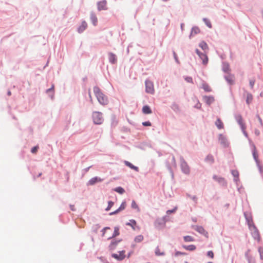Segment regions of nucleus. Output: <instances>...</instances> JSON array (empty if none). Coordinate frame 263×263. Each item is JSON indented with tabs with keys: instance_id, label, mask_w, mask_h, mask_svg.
I'll list each match as a JSON object with an SVG mask.
<instances>
[{
	"instance_id": "72a5a7b5",
	"label": "nucleus",
	"mask_w": 263,
	"mask_h": 263,
	"mask_svg": "<svg viewBox=\"0 0 263 263\" xmlns=\"http://www.w3.org/2000/svg\"><path fill=\"white\" fill-rule=\"evenodd\" d=\"M247 221H248V224L249 226V229L251 228V226H255L252 218H251V219L247 218Z\"/></svg>"
},
{
	"instance_id": "3c124183",
	"label": "nucleus",
	"mask_w": 263,
	"mask_h": 263,
	"mask_svg": "<svg viewBox=\"0 0 263 263\" xmlns=\"http://www.w3.org/2000/svg\"><path fill=\"white\" fill-rule=\"evenodd\" d=\"M185 254H186V253H184V252H179V251H178V252H177L176 253V254H175V255L177 256V255H185Z\"/></svg>"
},
{
	"instance_id": "4c0bfd02",
	"label": "nucleus",
	"mask_w": 263,
	"mask_h": 263,
	"mask_svg": "<svg viewBox=\"0 0 263 263\" xmlns=\"http://www.w3.org/2000/svg\"><path fill=\"white\" fill-rule=\"evenodd\" d=\"M203 21L204 22V23H205V24L207 25V26L209 28H211L212 27V24L211 23V22H210V21L207 19V18H204L203 19Z\"/></svg>"
},
{
	"instance_id": "a878e982",
	"label": "nucleus",
	"mask_w": 263,
	"mask_h": 263,
	"mask_svg": "<svg viewBox=\"0 0 263 263\" xmlns=\"http://www.w3.org/2000/svg\"><path fill=\"white\" fill-rule=\"evenodd\" d=\"M253 156L256 162H258V154L256 147L254 146L253 150Z\"/></svg>"
},
{
	"instance_id": "c9c22d12",
	"label": "nucleus",
	"mask_w": 263,
	"mask_h": 263,
	"mask_svg": "<svg viewBox=\"0 0 263 263\" xmlns=\"http://www.w3.org/2000/svg\"><path fill=\"white\" fill-rule=\"evenodd\" d=\"M126 202L125 201L121 203V204L120 206L119 207V208L118 209V211H119L120 212L121 211H122V210H124L125 207H126Z\"/></svg>"
},
{
	"instance_id": "603ef678",
	"label": "nucleus",
	"mask_w": 263,
	"mask_h": 263,
	"mask_svg": "<svg viewBox=\"0 0 263 263\" xmlns=\"http://www.w3.org/2000/svg\"><path fill=\"white\" fill-rule=\"evenodd\" d=\"M120 211H118V209H117V210H116L114 212H112L111 213H110V215H114V214H117L118 213H119Z\"/></svg>"
},
{
	"instance_id": "f03ea898",
	"label": "nucleus",
	"mask_w": 263,
	"mask_h": 263,
	"mask_svg": "<svg viewBox=\"0 0 263 263\" xmlns=\"http://www.w3.org/2000/svg\"><path fill=\"white\" fill-rule=\"evenodd\" d=\"M92 117L93 122L95 124H101L104 121L102 114L99 111L93 112Z\"/></svg>"
},
{
	"instance_id": "c756f323",
	"label": "nucleus",
	"mask_w": 263,
	"mask_h": 263,
	"mask_svg": "<svg viewBox=\"0 0 263 263\" xmlns=\"http://www.w3.org/2000/svg\"><path fill=\"white\" fill-rule=\"evenodd\" d=\"M195 230L201 234H203L205 232L204 229L202 227L197 226L196 227Z\"/></svg>"
},
{
	"instance_id": "393cba45",
	"label": "nucleus",
	"mask_w": 263,
	"mask_h": 263,
	"mask_svg": "<svg viewBox=\"0 0 263 263\" xmlns=\"http://www.w3.org/2000/svg\"><path fill=\"white\" fill-rule=\"evenodd\" d=\"M199 32L200 29L199 28L197 27H193L191 33V35L196 34Z\"/></svg>"
},
{
	"instance_id": "0eeeda50",
	"label": "nucleus",
	"mask_w": 263,
	"mask_h": 263,
	"mask_svg": "<svg viewBox=\"0 0 263 263\" xmlns=\"http://www.w3.org/2000/svg\"><path fill=\"white\" fill-rule=\"evenodd\" d=\"M196 53L199 55L200 58L202 60V63L206 65L208 62V58L206 54L202 53L198 49L196 50Z\"/></svg>"
},
{
	"instance_id": "f257e3e1",
	"label": "nucleus",
	"mask_w": 263,
	"mask_h": 263,
	"mask_svg": "<svg viewBox=\"0 0 263 263\" xmlns=\"http://www.w3.org/2000/svg\"><path fill=\"white\" fill-rule=\"evenodd\" d=\"M93 92L98 102L101 104L105 105L108 103V101L107 97L101 92L99 87H95L93 88Z\"/></svg>"
},
{
	"instance_id": "680f3d73",
	"label": "nucleus",
	"mask_w": 263,
	"mask_h": 263,
	"mask_svg": "<svg viewBox=\"0 0 263 263\" xmlns=\"http://www.w3.org/2000/svg\"><path fill=\"white\" fill-rule=\"evenodd\" d=\"M71 209L72 210H73V207H72Z\"/></svg>"
},
{
	"instance_id": "8fccbe9b",
	"label": "nucleus",
	"mask_w": 263,
	"mask_h": 263,
	"mask_svg": "<svg viewBox=\"0 0 263 263\" xmlns=\"http://www.w3.org/2000/svg\"><path fill=\"white\" fill-rule=\"evenodd\" d=\"M143 126H151V123L149 121H146L142 123Z\"/></svg>"
},
{
	"instance_id": "20e7f679",
	"label": "nucleus",
	"mask_w": 263,
	"mask_h": 263,
	"mask_svg": "<svg viewBox=\"0 0 263 263\" xmlns=\"http://www.w3.org/2000/svg\"><path fill=\"white\" fill-rule=\"evenodd\" d=\"M250 230L251 231V234L254 238L259 241L260 240V236L257 228L255 226H251Z\"/></svg>"
},
{
	"instance_id": "b1692460",
	"label": "nucleus",
	"mask_w": 263,
	"mask_h": 263,
	"mask_svg": "<svg viewBox=\"0 0 263 263\" xmlns=\"http://www.w3.org/2000/svg\"><path fill=\"white\" fill-rule=\"evenodd\" d=\"M202 88L206 92H210L212 91V89L210 86L207 83H205L202 84Z\"/></svg>"
},
{
	"instance_id": "cd10ccee",
	"label": "nucleus",
	"mask_w": 263,
	"mask_h": 263,
	"mask_svg": "<svg viewBox=\"0 0 263 263\" xmlns=\"http://www.w3.org/2000/svg\"><path fill=\"white\" fill-rule=\"evenodd\" d=\"M143 240V236L142 235H139L137 236L135 238V239H134L135 241L137 243L140 242L142 241Z\"/></svg>"
},
{
	"instance_id": "1a4fd4ad",
	"label": "nucleus",
	"mask_w": 263,
	"mask_h": 263,
	"mask_svg": "<svg viewBox=\"0 0 263 263\" xmlns=\"http://www.w3.org/2000/svg\"><path fill=\"white\" fill-rule=\"evenodd\" d=\"M181 167L182 169V171L186 174H189L190 173V167L189 165H187V163L184 161H182L181 163Z\"/></svg>"
},
{
	"instance_id": "c03bdc74",
	"label": "nucleus",
	"mask_w": 263,
	"mask_h": 263,
	"mask_svg": "<svg viewBox=\"0 0 263 263\" xmlns=\"http://www.w3.org/2000/svg\"><path fill=\"white\" fill-rule=\"evenodd\" d=\"M214 179L216 180L217 181H219V182H224V179L222 178H218L216 176H214Z\"/></svg>"
},
{
	"instance_id": "052dcab7",
	"label": "nucleus",
	"mask_w": 263,
	"mask_h": 263,
	"mask_svg": "<svg viewBox=\"0 0 263 263\" xmlns=\"http://www.w3.org/2000/svg\"><path fill=\"white\" fill-rule=\"evenodd\" d=\"M71 209L72 210H73V207H72Z\"/></svg>"
},
{
	"instance_id": "6e6552de",
	"label": "nucleus",
	"mask_w": 263,
	"mask_h": 263,
	"mask_svg": "<svg viewBox=\"0 0 263 263\" xmlns=\"http://www.w3.org/2000/svg\"><path fill=\"white\" fill-rule=\"evenodd\" d=\"M165 222L166 221L164 217L159 218L156 220L155 226L158 228H160L164 226Z\"/></svg>"
},
{
	"instance_id": "39448f33",
	"label": "nucleus",
	"mask_w": 263,
	"mask_h": 263,
	"mask_svg": "<svg viewBox=\"0 0 263 263\" xmlns=\"http://www.w3.org/2000/svg\"><path fill=\"white\" fill-rule=\"evenodd\" d=\"M145 87H146V91L147 93L153 94L154 92V88L153 83L149 81L146 80L145 81Z\"/></svg>"
},
{
	"instance_id": "79ce46f5",
	"label": "nucleus",
	"mask_w": 263,
	"mask_h": 263,
	"mask_svg": "<svg viewBox=\"0 0 263 263\" xmlns=\"http://www.w3.org/2000/svg\"><path fill=\"white\" fill-rule=\"evenodd\" d=\"M232 175L235 177H238V176H239V173L238 171H235V170H233L232 171Z\"/></svg>"
},
{
	"instance_id": "dca6fc26",
	"label": "nucleus",
	"mask_w": 263,
	"mask_h": 263,
	"mask_svg": "<svg viewBox=\"0 0 263 263\" xmlns=\"http://www.w3.org/2000/svg\"><path fill=\"white\" fill-rule=\"evenodd\" d=\"M120 235V231H119V228L118 227H116L114 228V232L112 234V235L108 238V239H110L112 238H115L117 237V236H119Z\"/></svg>"
},
{
	"instance_id": "4d7b16f0",
	"label": "nucleus",
	"mask_w": 263,
	"mask_h": 263,
	"mask_svg": "<svg viewBox=\"0 0 263 263\" xmlns=\"http://www.w3.org/2000/svg\"><path fill=\"white\" fill-rule=\"evenodd\" d=\"M174 55L176 61H177V55L175 52H174Z\"/></svg>"
},
{
	"instance_id": "13d9d810",
	"label": "nucleus",
	"mask_w": 263,
	"mask_h": 263,
	"mask_svg": "<svg viewBox=\"0 0 263 263\" xmlns=\"http://www.w3.org/2000/svg\"><path fill=\"white\" fill-rule=\"evenodd\" d=\"M11 92H10V91H9L8 92V95L9 96H10V95H11Z\"/></svg>"
},
{
	"instance_id": "a18cd8bd",
	"label": "nucleus",
	"mask_w": 263,
	"mask_h": 263,
	"mask_svg": "<svg viewBox=\"0 0 263 263\" xmlns=\"http://www.w3.org/2000/svg\"><path fill=\"white\" fill-rule=\"evenodd\" d=\"M207 255L208 256L211 257V258H213L214 257V253L212 251H209L208 252Z\"/></svg>"
},
{
	"instance_id": "a211bd4d",
	"label": "nucleus",
	"mask_w": 263,
	"mask_h": 263,
	"mask_svg": "<svg viewBox=\"0 0 263 263\" xmlns=\"http://www.w3.org/2000/svg\"><path fill=\"white\" fill-rule=\"evenodd\" d=\"M109 60L111 63H115L117 62L116 55L112 53H110L109 54Z\"/></svg>"
},
{
	"instance_id": "aec40b11",
	"label": "nucleus",
	"mask_w": 263,
	"mask_h": 263,
	"mask_svg": "<svg viewBox=\"0 0 263 263\" xmlns=\"http://www.w3.org/2000/svg\"><path fill=\"white\" fill-rule=\"evenodd\" d=\"M125 164L126 166L129 167L130 168L133 169V170H134L135 171H136V172H138L139 171V168L137 166H134V165H133L131 163H130L128 161H125Z\"/></svg>"
},
{
	"instance_id": "6ab92c4d",
	"label": "nucleus",
	"mask_w": 263,
	"mask_h": 263,
	"mask_svg": "<svg viewBox=\"0 0 263 263\" xmlns=\"http://www.w3.org/2000/svg\"><path fill=\"white\" fill-rule=\"evenodd\" d=\"M87 27V24L86 22H83L81 25L78 28V31L79 32H83L84 30H85L86 29Z\"/></svg>"
},
{
	"instance_id": "58836bf2",
	"label": "nucleus",
	"mask_w": 263,
	"mask_h": 263,
	"mask_svg": "<svg viewBox=\"0 0 263 263\" xmlns=\"http://www.w3.org/2000/svg\"><path fill=\"white\" fill-rule=\"evenodd\" d=\"M108 203V206L105 209L107 211H109L114 205V202L111 201H109Z\"/></svg>"
},
{
	"instance_id": "ddd939ff",
	"label": "nucleus",
	"mask_w": 263,
	"mask_h": 263,
	"mask_svg": "<svg viewBox=\"0 0 263 263\" xmlns=\"http://www.w3.org/2000/svg\"><path fill=\"white\" fill-rule=\"evenodd\" d=\"M203 100L208 105H210L214 101V98L212 96H204Z\"/></svg>"
},
{
	"instance_id": "7c9ffc66",
	"label": "nucleus",
	"mask_w": 263,
	"mask_h": 263,
	"mask_svg": "<svg viewBox=\"0 0 263 263\" xmlns=\"http://www.w3.org/2000/svg\"><path fill=\"white\" fill-rule=\"evenodd\" d=\"M183 239L185 242H191L194 241V239L190 236H185L183 237Z\"/></svg>"
},
{
	"instance_id": "37998d69",
	"label": "nucleus",
	"mask_w": 263,
	"mask_h": 263,
	"mask_svg": "<svg viewBox=\"0 0 263 263\" xmlns=\"http://www.w3.org/2000/svg\"><path fill=\"white\" fill-rule=\"evenodd\" d=\"M185 80L188 83H193L192 78L191 77H185Z\"/></svg>"
},
{
	"instance_id": "c85d7f7f",
	"label": "nucleus",
	"mask_w": 263,
	"mask_h": 263,
	"mask_svg": "<svg viewBox=\"0 0 263 263\" xmlns=\"http://www.w3.org/2000/svg\"><path fill=\"white\" fill-rule=\"evenodd\" d=\"M199 46L204 50H208V46L204 42H201L199 44Z\"/></svg>"
},
{
	"instance_id": "bf43d9fd",
	"label": "nucleus",
	"mask_w": 263,
	"mask_h": 263,
	"mask_svg": "<svg viewBox=\"0 0 263 263\" xmlns=\"http://www.w3.org/2000/svg\"><path fill=\"white\" fill-rule=\"evenodd\" d=\"M41 175H42V173H39V175H38V177L41 176Z\"/></svg>"
},
{
	"instance_id": "bb28decb",
	"label": "nucleus",
	"mask_w": 263,
	"mask_h": 263,
	"mask_svg": "<svg viewBox=\"0 0 263 263\" xmlns=\"http://www.w3.org/2000/svg\"><path fill=\"white\" fill-rule=\"evenodd\" d=\"M205 161L209 163H213L214 161V157L211 155H209L207 156V157L205 158Z\"/></svg>"
},
{
	"instance_id": "49530a36",
	"label": "nucleus",
	"mask_w": 263,
	"mask_h": 263,
	"mask_svg": "<svg viewBox=\"0 0 263 263\" xmlns=\"http://www.w3.org/2000/svg\"><path fill=\"white\" fill-rule=\"evenodd\" d=\"M227 80L229 82L230 84H233L234 82L233 78H229L228 77L226 78Z\"/></svg>"
},
{
	"instance_id": "9b49d317",
	"label": "nucleus",
	"mask_w": 263,
	"mask_h": 263,
	"mask_svg": "<svg viewBox=\"0 0 263 263\" xmlns=\"http://www.w3.org/2000/svg\"><path fill=\"white\" fill-rule=\"evenodd\" d=\"M102 180H103V179L99 177H95L92 178L91 179H90L89 180L87 184L88 185H92L97 182H101Z\"/></svg>"
},
{
	"instance_id": "5fc2aeb1",
	"label": "nucleus",
	"mask_w": 263,
	"mask_h": 263,
	"mask_svg": "<svg viewBox=\"0 0 263 263\" xmlns=\"http://www.w3.org/2000/svg\"><path fill=\"white\" fill-rule=\"evenodd\" d=\"M89 97L90 98V102L92 103V96H91L90 92H89Z\"/></svg>"
},
{
	"instance_id": "f8f14e48",
	"label": "nucleus",
	"mask_w": 263,
	"mask_h": 263,
	"mask_svg": "<svg viewBox=\"0 0 263 263\" xmlns=\"http://www.w3.org/2000/svg\"><path fill=\"white\" fill-rule=\"evenodd\" d=\"M98 9L100 11L102 10L107 9L106 1H103L99 2L98 3Z\"/></svg>"
},
{
	"instance_id": "5701e85b",
	"label": "nucleus",
	"mask_w": 263,
	"mask_h": 263,
	"mask_svg": "<svg viewBox=\"0 0 263 263\" xmlns=\"http://www.w3.org/2000/svg\"><path fill=\"white\" fill-rule=\"evenodd\" d=\"M183 248H184L186 250L189 251H194L196 249V247L194 245H191L189 246H183Z\"/></svg>"
},
{
	"instance_id": "2f4dec72",
	"label": "nucleus",
	"mask_w": 263,
	"mask_h": 263,
	"mask_svg": "<svg viewBox=\"0 0 263 263\" xmlns=\"http://www.w3.org/2000/svg\"><path fill=\"white\" fill-rule=\"evenodd\" d=\"M132 207L133 209H137L138 211H140L138 205L134 200L132 201Z\"/></svg>"
},
{
	"instance_id": "f704fd0d",
	"label": "nucleus",
	"mask_w": 263,
	"mask_h": 263,
	"mask_svg": "<svg viewBox=\"0 0 263 263\" xmlns=\"http://www.w3.org/2000/svg\"><path fill=\"white\" fill-rule=\"evenodd\" d=\"M155 254L156 255L160 256L164 254L163 252H161L160 249L157 247L155 250Z\"/></svg>"
},
{
	"instance_id": "f3484780",
	"label": "nucleus",
	"mask_w": 263,
	"mask_h": 263,
	"mask_svg": "<svg viewBox=\"0 0 263 263\" xmlns=\"http://www.w3.org/2000/svg\"><path fill=\"white\" fill-rule=\"evenodd\" d=\"M215 125L219 129L223 128V124L219 118L217 119L215 122Z\"/></svg>"
},
{
	"instance_id": "864d4df0",
	"label": "nucleus",
	"mask_w": 263,
	"mask_h": 263,
	"mask_svg": "<svg viewBox=\"0 0 263 263\" xmlns=\"http://www.w3.org/2000/svg\"><path fill=\"white\" fill-rule=\"evenodd\" d=\"M175 211V210H168L166 213L167 214H171L172 213H173L174 211Z\"/></svg>"
},
{
	"instance_id": "09e8293b",
	"label": "nucleus",
	"mask_w": 263,
	"mask_h": 263,
	"mask_svg": "<svg viewBox=\"0 0 263 263\" xmlns=\"http://www.w3.org/2000/svg\"><path fill=\"white\" fill-rule=\"evenodd\" d=\"M39 148L38 146H34L31 149V152L32 153H36Z\"/></svg>"
},
{
	"instance_id": "e433bc0d",
	"label": "nucleus",
	"mask_w": 263,
	"mask_h": 263,
	"mask_svg": "<svg viewBox=\"0 0 263 263\" xmlns=\"http://www.w3.org/2000/svg\"><path fill=\"white\" fill-rule=\"evenodd\" d=\"M53 89H54V86L52 85L51 88L48 89L46 91L47 93H51V97H52V96L53 95Z\"/></svg>"
},
{
	"instance_id": "de8ad7c7",
	"label": "nucleus",
	"mask_w": 263,
	"mask_h": 263,
	"mask_svg": "<svg viewBox=\"0 0 263 263\" xmlns=\"http://www.w3.org/2000/svg\"><path fill=\"white\" fill-rule=\"evenodd\" d=\"M255 84L254 80H251L250 81V85L251 88H253Z\"/></svg>"
},
{
	"instance_id": "7ed1b4c3",
	"label": "nucleus",
	"mask_w": 263,
	"mask_h": 263,
	"mask_svg": "<svg viewBox=\"0 0 263 263\" xmlns=\"http://www.w3.org/2000/svg\"><path fill=\"white\" fill-rule=\"evenodd\" d=\"M235 118H236V120L237 123L240 126L243 134L246 135V136H247V134L246 132V127L245 123L243 122L242 116L241 115H238L236 116Z\"/></svg>"
},
{
	"instance_id": "e2e57ef3",
	"label": "nucleus",
	"mask_w": 263,
	"mask_h": 263,
	"mask_svg": "<svg viewBox=\"0 0 263 263\" xmlns=\"http://www.w3.org/2000/svg\"><path fill=\"white\" fill-rule=\"evenodd\" d=\"M208 263H213L212 262H208Z\"/></svg>"
},
{
	"instance_id": "a19ab883",
	"label": "nucleus",
	"mask_w": 263,
	"mask_h": 263,
	"mask_svg": "<svg viewBox=\"0 0 263 263\" xmlns=\"http://www.w3.org/2000/svg\"><path fill=\"white\" fill-rule=\"evenodd\" d=\"M110 228L109 227H105L102 230V236H105V233L107 230H110Z\"/></svg>"
},
{
	"instance_id": "473e14b6",
	"label": "nucleus",
	"mask_w": 263,
	"mask_h": 263,
	"mask_svg": "<svg viewBox=\"0 0 263 263\" xmlns=\"http://www.w3.org/2000/svg\"><path fill=\"white\" fill-rule=\"evenodd\" d=\"M115 191L120 194H123L125 192L124 190L121 187H118L115 189Z\"/></svg>"
},
{
	"instance_id": "412c9836",
	"label": "nucleus",
	"mask_w": 263,
	"mask_h": 263,
	"mask_svg": "<svg viewBox=\"0 0 263 263\" xmlns=\"http://www.w3.org/2000/svg\"><path fill=\"white\" fill-rule=\"evenodd\" d=\"M91 21L94 26H96L98 22V18L95 14L91 13L90 16Z\"/></svg>"
},
{
	"instance_id": "6e6d98bb",
	"label": "nucleus",
	"mask_w": 263,
	"mask_h": 263,
	"mask_svg": "<svg viewBox=\"0 0 263 263\" xmlns=\"http://www.w3.org/2000/svg\"><path fill=\"white\" fill-rule=\"evenodd\" d=\"M255 133L257 136L259 135V131L258 130L256 129L255 131Z\"/></svg>"
},
{
	"instance_id": "423d86ee",
	"label": "nucleus",
	"mask_w": 263,
	"mask_h": 263,
	"mask_svg": "<svg viewBox=\"0 0 263 263\" xmlns=\"http://www.w3.org/2000/svg\"><path fill=\"white\" fill-rule=\"evenodd\" d=\"M125 251L123 250L118 252V253H114L112 254V257L118 260H122L125 258Z\"/></svg>"
},
{
	"instance_id": "9d476101",
	"label": "nucleus",
	"mask_w": 263,
	"mask_h": 263,
	"mask_svg": "<svg viewBox=\"0 0 263 263\" xmlns=\"http://www.w3.org/2000/svg\"><path fill=\"white\" fill-rule=\"evenodd\" d=\"M122 241L121 239L119 240H113L111 241L110 245L108 246L109 250L112 251L116 249L118 244Z\"/></svg>"
},
{
	"instance_id": "4468645a",
	"label": "nucleus",
	"mask_w": 263,
	"mask_h": 263,
	"mask_svg": "<svg viewBox=\"0 0 263 263\" xmlns=\"http://www.w3.org/2000/svg\"><path fill=\"white\" fill-rule=\"evenodd\" d=\"M127 226H130L133 230H136V228H138L137 227V222L134 219H131L129 220V221L126 223Z\"/></svg>"
},
{
	"instance_id": "2eb2a0df",
	"label": "nucleus",
	"mask_w": 263,
	"mask_h": 263,
	"mask_svg": "<svg viewBox=\"0 0 263 263\" xmlns=\"http://www.w3.org/2000/svg\"><path fill=\"white\" fill-rule=\"evenodd\" d=\"M142 112L144 114H150L152 112L151 108L145 105L142 108Z\"/></svg>"
},
{
	"instance_id": "ea45409f",
	"label": "nucleus",
	"mask_w": 263,
	"mask_h": 263,
	"mask_svg": "<svg viewBox=\"0 0 263 263\" xmlns=\"http://www.w3.org/2000/svg\"><path fill=\"white\" fill-rule=\"evenodd\" d=\"M258 252L259 253L261 259L263 260V248L261 247H259Z\"/></svg>"
},
{
	"instance_id": "4be33fe9",
	"label": "nucleus",
	"mask_w": 263,
	"mask_h": 263,
	"mask_svg": "<svg viewBox=\"0 0 263 263\" xmlns=\"http://www.w3.org/2000/svg\"><path fill=\"white\" fill-rule=\"evenodd\" d=\"M253 100V96L249 93L247 92V97H246V102L248 104H250V103Z\"/></svg>"
}]
</instances>
